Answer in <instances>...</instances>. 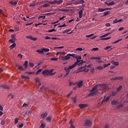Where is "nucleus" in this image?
Masks as SVG:
<instances>
[{"instance_id":"obj_34","label":"nucleus","mask_w":128,"mask_h":128,"mask_svg":"<svg viewBox=\"0 0 128 128\" xmlns=\"http://www.w3.org/2000/svg\"><path fill=\"white\" fill-rule=\"evenodd\" d=\"M36 52H38V54H42L44 52L42 51V48H41L40 50H36Z\"/></svg>"},{"instance_id":"obj_20","label":"nucleus","mask_w":128,"mask_h":128,"mask_svg":"<svg viewBox=\"0 0 128 128\" xmlns=\"http://www.w3.org/2000/svg\"><path fill=\"white\" fill-rule=\"evenodd\" d=\"M57 12H68V9H57Z\"/></svg>"},{"instance_id":"obj_39","label":"nucleus","mask_w":128,"mask_h":128,"mask_svg":"<svg viewBox=\"0 0 128 128\" xmlns=\"http://www.w3.org/2000/svg\"><path fill=\"white\" fill-rule=\"evenodd\" d=\"M105 10L104 8H99L98 9V12H104Z\"/></svg>"},{"instance_id":"obj_36","label":"nucleus","mask_w":128,"mask_h":128,"mask_svg":"<svg viewBox=\"0 0 128 128\" xmlns=\"http://www.w3.org/2000/svg\"><path fill=\"white\" fill-rule=\"evenodd\" d=\"M21 77L22 78H23V80H30V77L28 76H21Z\"/></svg>"},{"instance_id":"obj_35","label":"nucleus","mask_w":128,"mask_h":128,"mask_svg":"<svg viewBox=\"0 0 128 128\" xmlns=\"http://www.w3.org/2000/svg\"><path fill=\"white\" fill-rule=\"evenodd\" d=\"M6 120H3L1 121V124L2 126H4V124H6Z\"/></svg>"},{"instance_id":"obj_29","label":"nucleus","mask_w":128,"mask_h":128,"mask_svg":"<svg viewBox=\"0 0 128 128\" xmlns=\"http://www.w3.org/2000/svg\"><path fill=\"white\" fill-rule=\"evenodd\" d=\"M42 50L43 52H50V49L46 48H42Z\"/></svg>"},{"instance_id":"obj_41","label":"nucleus","mask_w":128,"mask_h":128,"mask_svg":"<svg viewBox=\"0 0 128 128\" xmlns=\"http://www.w3.org/2000/svg\"><path fill=\"white\" fill-rule=\"evenodd\" d=\"M29 66L30 68H34V64L33 62H29Z\"/></svg>"},{"instance_id":"obj_52","label":"nucleus","mask_w":128,"mask_h":128,"mask_svg":"<svg viewBox=\"0 0 128 128\" xmlns=\"http://www.w3.org/2000/svg\"><path fill=\"white\" fill-rule=\"evenodd\" d=\"M50 6V4H46L42 6V8H48Z\"/></svg>"},{"instance_id":"obj_40","label":"nucleus","mask_w":128,"mask_h":128,"mask_svg":"<svg viewBox=\"0 0 128 128\" xmlns=\"http://www.w3.org/2000/svg\"><path fill=\"white\" fill-rule=\"evenodd\" d=\"M109 66H110V63H108V64H105L104 65L103 68H108Z\"/></svg>"},{"instance_id":"obj_15","label":"nucleus","mask_w":128,"mask_h":128,"mask_svg":"<svg viewBox=\"0 0 128 128\" xmlns=\"http://www.w3.org/2000/svg\"><path fill=\"white\" fill-rule=\"evenodd\" d=\"M0 88H4V90H10V86L6 85H2Z\"/></svg>"},{"instance_id":"obj_51","label":"nucleus","mask_w":128,"mask_h":128,"mask_svg":"<svg viewBox=\"0 0 128 128\" xmlns=\"http://www.w3.org/2000/svg\"><path fill=\"white\" fill-rule=\"evenodd\" d=\"M14 40L12 39H10L9 40V42H10V44H14Z\"/></svg>"},{"instance_id":"obj_12","label":"nucleus","mask_w":128,"mask_h":128,"mask_svg":"<svg viewBox=\"0 0 128 128\" xmlns=\"http://www.w3.org/2000/svg\"><path fill=\"white\" fill-rule=\"evenodd\" d=\"M16 66H18V69L19 70H20V71H22V70H24V69L23 68L22 66L16 64Z\"/></svg>"},{"instance_id":"obj_63","label":"nucleus","mask_w":128,"mask_h":128,"mask_svg":"<svg viewBox=\"0 0 128 128\" xmlns=\"http://www.w3.org/2000/svg\"><path fill=\"white\" fill-rule=\"evenodd\" d=\"M40 127V128H44V123H42Z\"/></svg>"},{"instance_id":"obj_48","label":"nucleus","mask_w":128,"mask_h":128,"mask_svg":"<svg viewBox=\"0 0 128 128\" xmlns=\"http://www.w3.org/2000/svg\"><path fill=\"white\" fill-rule=\"evenodd\" d=\"M122 106H124V105H122V104H120L119 106H116V108H122Z\"/></svg>"},{"instance_id":"obj_64","label":"nucleus","mask_w":128,"mask_h":128,"mask_svg":"<svg viewBox=\"0 0 128 128\" xmlns=\"http://www.w3.org/2000/svg\"><path fill=\"white\" fill-rule=\"evenodd\" d=\"M92 50H98V48H94Z\"/></svg>"},{"instance_id":"obj_7","label":"nucleus","mask_w":128,"mask_h":128,"mask_svg":"<svg viewBox=\"0 0 128 128\" xmlns=\"http://www.w3.org/2000/svg\"><path fill=\"white\" fill-rule=\"evenodd\" d=\"M84 82V81L82 80H80L78 83L77 84V88H82V84Z\"/></svg>"},{"instance_id":"obj_56","label":"nucleus","mask_w":128,"mask_h":128,"mask_svg":"<svg viewBox=\"0 0 128 128\" xmlns=\"http://www.w3.org/2000/svg\"><path fill=\"white\" fill-rule=\"evenodd\" d=\"M15 122H14V124H18V118H16L14 119Z\"/></svg>"},{"instance_id":"obj_38","label":"nucleus","mask_w":128,"mask_h":128,"mask_svg":"<svg viewBox=\"0 0 128 128\" xmlns=\"http://www.w3.org/2000/svg\"><path fill=\"white\" fill-rule=\"evenodd\" d=\"M112 37H107V38H102V39H100L101 40H110V38H111Z\"/></svg>"},{"instance_id":"obj_54","label":"nucleus","mask_w":128,"mask_h":128,"mask_svg":"<svg viewBox=\"0 0 128 128\" xmlns=\"http://www.w3.org/2000/svg\"><path fill=\"white\" fill-rule=\"evenodd\" d=\"M78 72H82L80 70H84V67H81L80 68H79L78 70Z\"/></svg>"},{"instance_id":"obj_10","label":"nucleus","mask_w":128,"mask_h":128,"mask_svg":"<svg viewBox=\"0 0 128 128\" xmlns=\"http://www.w3.org/2000/svg\"><path fill=\"white\" fill-rule=\"evenodd\" d=\"M105 4L108 6H114L115 4L114 2H112L109 3H108L107 2H104Z\"/></svg>"},{"instance_id":"obj_32","label":"nucleus","mask_w":128,"mask_h":128,"mask_svg":"<svg viewBox=\"0 0 128 128\" xmlns=\"http://www.w3.org/2000/svg\"><path fill=\"white\" fill-rule=\"evenodd\" d=\"M58 54H66V52H57L56 56H58Z\"/></svg>"},{"instance_id":"obj_23","label":"nucleus","mask_w":128,"mask_h":128,"mask_svg":"<svg viewBox=\"0 0 128 128\" xmlns=\"http://www.w3.org/2000/svg\"><path fill=\"white\" fill-rule=\"evenodd\" d=\"M110 96L106 98L104 100H102V104H104V102H108V100H110Z\"/></svg>"},{"instance_id":"obj_27","label":"nucleus","mask_w":128,"mask_h":128,"mask_svg":"<svg viewBox=\"0 0 128 128\" xmlns=\"http://www.w3.org/2000/svg\"><path fill=\"white\" fill-rule=\"evenodd\" d=\"M122 86H120L116 89V92H120V90H122Z\"/></svg>"},{"instance_id":"obj_28","label":"nucleus","mask_w":128,"mask_h":128,"mask_svg":"<svg viewBox=\"0 0 128 128\" xmlns=\"http://www.w3.org/2000/svg\"><path fill=\"white\" fill-rule=\"evenodd\" d=\"M10 4H12V6H16V4H18V1H16L14 2L12 1L10 2Z\"/></svg>"},{"instance_id":"obj_30","label":"nucleus","mask_w":128,"mask_h":128,"mask_svg":"<svg viewBox=\"0 0 128 128\" xmlns=\"http://www.w3.org/2000/svg\"><path fill=\"white\" fill-rule=\"evenodd\" d=\"M40 90H48V88L44 87V86H42L40 88Z\"/></svg>"},{"instance_id":"obj_37","label":"nucleus","mask_w":128,"mask_h":128,"mask_svg":"<svg viewBox=\"0 0 128 128\" xmlns=\"http://www.w3.org/2000/svg\"><path fill=\"white\" fill-rule=\"evenodd\" d=\"M109 14H110V11L104 12V14L102 15V16H108Z\"/></svg>"},{"instance_id":"obj_5","label":"nucleus","mask_w":128,"mask_h":128,"mask_svg":"<svg viewBox=\"0 0 128 128\" xmlns=\"http://www.w3.org/2000/svg\"><path fill=\"white\" fill-rule=\"evenodd\" d=\"M42 74L44 76H50L48 70H44L42 72Z\"/></svg>"},{"instance_id":"obj_9","label":"nucleus","mask_w":128,"mask_h":128,"mask_svg":"<svg viewBox=\"0 0 128 128\" xmlns=\"http://www.w3.org/2000/svg\"><path fill=\"white\" fill-rule=\"evenodd\" d=\"M26 38H29V40H34V41L37 40H38V38H34L32 37V36H26Z\"/></svg>"},{"instance_id":"obj_53","label":"nucleus","mask_w":128,"mask_h":128,"mask_svg":"<svg viewBox=\"0 0 128 128\" xmlns=\"http://www.w3.org/2000/svg\"><path fill=\"white\" fill-rule=\"evenodd\" d=\"M56 32L54 29L50 30H48V32Z\"/></svg>"},{"instance_id":"obj_55","label":"nucleus","mask_w":128,"mask_h":128,"mask_svg":"<svg viewBox=\"0 0 128 128\" xmlns=\"http://www.w3.org/2000/svg\"><path fill=\"white\" fill-rule=\"evenodd\" d=\"M98 70H103L104 67L102 66H99L97 68Z\"/></svg>"},{"instance_id":"obj_31","label":"nucleus","mask_w":128,"mask_h":128,"mask_svg":"<svg viewBox=\"0 0 128 128\" xmlns=\"http://www.w3.org/2000/svg\"><path fill=\"white\" fill-rule=\"evenodd\" d=\"M102 58H100V56L98 57H96V60H97L96 62H100V60Z\"/></svg>"},{"instance_id":"obj_14","label":"nucleus","mask_w":128,"mask_h":128,"mask_svg":"<svg viewBox=\"0 0 128 128\" xmlns=\"http://www.w3.org/2000/svg\"><path fill=\"white\" fill-rule=\"evenodd\" d=\"M111 63L112 64H114V66H118V64H120V63L118 62H114V60L111 61Z\"/></svg>"},{"instance_id":"obj_61","label":"nucleus","mask_w":128,"mask_h":128,"mask_svg":"<svg viewBox=\"0 0 128 128\" xmlns=\"http://www.w3.org/2000/svg\"><path fill=\"white\" fill-rule=\"evenodd\" d=\"M64 26H66V24H64L63 25H60L58 26V28H64Z\"/></svg>"},{"instance_id":"obj_42","label":"nucleus","mask_w":128,"mask_h":128,"mask_svg":"<svg viewBox=\"0 0 128 128\" xmlns=\"http://www.w3.org/2000/svg\"><path fill=\"white\" fill-rule=\"evenodd\" d=\"M76 50H78L79 52H82V50H84V49H82V48H77Z\"/></svg>"},{"instance_id":"obj_21","label":"nucleus","mask_w":128,"mask_h":128,"mask_svg":"<svg viewBox=\"0 0 128 128\" xmlns=\"http://www.w3.org/2000/svg\"><path fill=\"white\" fill-rule=\"evenodd\" d=\"M116 94H118L117 92L114 91L110 94V96H116Z\"/></svg>"},{"instance_id":"obj_60","label":"nucleus","mask_w":128,"mask_h":128,"mask_svg":"<svg viewBox=\"0 0 128 128\" xmlns=\"http://www.w3.org/2000/svg\"><path fill=\"white\" fill-rule=\"evenodd\" d=\"M117 79V77L114 78H112L110 79V80H112L113 82H114V80H116Z\"/></svg>"},{"instance_id":"obj_46","label":"nucleus","mask_w":128,"mask_h":128,"mask_svg":"<svg viewBox=\"0 0 128 128\" xmlns=\"http://www.w3.org/2000/svg\"><path fill=\"white\" fill-rule=\"evenodd\" d=\"M117 80H124V77L122 76L117 77Z\"/></svg>"},{"instance_id":"obj_2","label":"nucleus","mask_w":128,"mask_h":128,"mask_svg":"<svg viewBox=\"0 0 128 128\" xmlns=\"http://www.w3.org/2000/svg\"><path fill=\"white\" fill-rule=\"evenodd\" d=\"M82 64H84V61L82 60H76V62L72 66H69L68 68L65 67L64 68V70L66 72L65 76H68V74H70V70H72V68H75V66H80Z\"/></svg>"},{"instance_id":"obj_17","label":"nucleus","mask_w":128,"mask_h":128,"mask_svg":"<svg viewBox=\"0 0 128 128\" xmlns=\"http://www.w3.org/2000/svg\"><path fill=\"white\" fill-rule=\"evenodd\" d=\"M84 12V10H80L78 12V16H79L80 18H82V12Z\"/></svg>"},{"instance_id":"obj_45","label":"nucleus","mask_w":128,"mask_h":128,"mask_svg":"<svg viewBox=\"0 0 128 128\" xmlns=\"http://www.w3.org/2000/svg\"><path fill=\"white\" fill-rule=\"evenodd\" d=\"M42 69L38 70V72H36V74H40V73L42 72Z\"/></svg>"},{"instance_id":"obj_59","label":"nucleus","mask_w":128,"mask_h":128,"mask_svg":"<svg viewBox=\"0 0 128 128\" xmlns=\"http://www.w3.org/2000/svg\"><path fill=\"white\" fill-rule=\"evenodd\" d=\"M46 120L48 122H50L52 120V118H50V117H48L46 118Z\"/></svg>"},{"instance_id":"obj_58","label":"nucleus","mask_w":128,"mask_h":128,"mask_svg":"<svg viewBox=\"0 0 128 128\" xmlns=\"http://www.w3.org/2000/svg\"><path fill=\"white\" fill-rule=\"evenodd\" d=\"M88 69L87 70H85L84 69V70H80V72H88Z\"/></svg>"},{"instance_id":"obj_8","label":"nucleus","mask_w":128,"mask_h":128,"mask_svg":"<svg viewBox=\"0 0 128 128\" xmlns=\"http://www.w3.org/2000/svg\"><path fill=\"white\" fill-rule=\"evenodd\" d=\"M78 106H79L80 108V109L85 108H87V106H88V105L86 104H80L78 105Z\"/></svg>"},{"instance_id":"obj_43","label":"nucleus","mask_w":128,"mask_h":128,"mask_svg":"<svg viewBox=\"0 0 128 128\" xmlns=\"http://www.w3.org/2000/svg\"><path fill=\"white\" fill-rule=\"evenodd\" d=\"M79 2V4H84V0H80Z\"/></svg>"},{"instance_id":"obj_22","label":"nucleus","mask_w":128,"mask_h":128,"mask_svg":"<svg viewBox=\"0 0 128 128\" xmlns=\"http://www.w3.org/2000/svg\"><path fill=\"white\" fill-rule=\"evenodd\" d=\"M16 43L12 44L10 46V50H12L13 48H16Z\"/></svg>"},{"instance_id":"obj_16","label":"nucleus","mask_w":128,"mask_h":128,"mask_svg":"<svg viewBox=\"0 0 128 128\" xmlns=\"http://www.w3.org/2000/svg\"><path fill=\"white\" fill-rule=\"evenodd\" d=\"M47 116L48 113H44L40 115V118H46Z\"/></svg>"},{"instance_id":"obj_44","label":"nucleus","mask_w":128,"mask_h":128,"mask_svg":"<svg viewBox=\"0 0 128 128\" xmlns=\"http://www.w3.org/2000/svg\"><path fill=\"white\" fill-rule=\"evenodd\" d=\"M70 128H75L74 126V125H72V121H70Z\"/></svg>"},{"instance_id":"obj_26","label":"nucleus","mask_w":128,"mask_h":128,"mask_svg":"<svg viewBox=\"0 0 128 128\" xmlns=\"http://www.w3.org/2000/svg\"><path fill=\"white\" fill-rule=\"evenodd\" d=\"M28 60H26L23 64L24 66V68H28Z\"/></svg>"},{"instance_id":"obj_18","label":"nucleus","mask_w":128,"mask_h":128,"mask_svg":"<svg viewBox=\"0 0 128 128\" xmlns=\"http://www.w3.org/2000/svg\"><path fill=\"white\" fill-rule=\"evenodd\" d=\"M35 82H38V86H40V78H35Z\"/></svg>"},{"instance_id":"obj_47","label":"nucleus","mask_w":128,"mask_h":128,"mask_svg":"<svg viewBox=\"0 0 128 128\" xmlns=\"http://www.w3.org/2000/svg\"><path fill=\"white\" fill-rule=\"evenodd\" d=\"M72 100H73V102H74V104L76 102V98H72Z\"/></svg>"},{"instance_id":"obj_24","label":"nucleus","mask_w":128,"mask_h":128,"mask_svg":"<svg viewBox=\"0 0 128 128\" xmlns=\"http://www.w3.org/2000/svg\"><path fill=\"white\" fill-rule=\"evenodd\" d=\"M64 2V0H56V4H62Z\"/></svg>"},{"instance_id":"obj_50","label":"nucleus","mask_w":128,"mask_h":128,"mask_svg":"<svg viewBox=\"0 0 128 128\" xmlns=\"http://www.w3.org/2000/svg\"><path fill=\"white\" fill-rule=\"evenodd\" d=\"M58 58H50V60H54L55 62L58 61Z\"/></svg>"},{"instance_id":"obj_19","label":"nucleus","mask_w":128,"mask_h":128,"mask_svg":"<svg viewBox=\"0 0 128 128\" xmlns=\"http://www.w3.org/2000/svg\"><path fill=\"white\" fill-rule=\"evenodd\" d=\"M112 32H108L104 35H102L100 36V38H104L106 36H110V34H112Z\"/></svg>"},{"instance_id":"obj_33","label":"nucleus","mask_w":128,"mask_h":128,"mask_svg":"<svg viewBox=\"0 0 128 128\" xmlns=\"http://www.w3.org/2000/svg\"><path fill=\"white\" fill-rule=\"evenodd\" d=\"M48 4H56V0L48 2Z\"/></svg>"},{"instance_id":"obj_11","label":"nucleus","mask_w":128,"mask_h":128,"mask_svg":"<svg viewBox=\"0 0 128 128\" xmlns=\"http://www.w3.org/2000/svg\"><path fill=\"white\" fill-rule=\"evenodd\" d=\"M118 104V100H114L111 102V104L112 106H116V105Z\"/></svg>"},{"instance_id":"obj_6","label":"nucleus","mask_w":128,"mask_h":128,"mask_svg":"<svg viewBox=\"0 0 128 128\" xmlns=\"http://www.w3.org/2000/svg\"><path fill=\"white\" fill-rule=\"evenodd\" d=\"M92 124V121L90 120H86L84 122L85 126H90Z\"/></svg>"},{"instance_id":"obj_49","label":"nucleus","mask_w":128,"mask_h":128,"mask_svg":"<svg viewBox=\"0 0 128 128\" xmlns=\"http://www.w3.org/2000/svg\"><path fill=\"white\" fill-rule=\"evenodd\" d=\"M122 40V38H120V40H117L116 41H115L113 42V44H117V42H120Z\"/></svg>"},{"instance_id":"obj_4","label":"nucleus","mask_w":128,"mask_h":128,"mask_svg":"<svg viewBox=\"0 0 128 128\" xmlns=\"http://www.w3.org/2000/svg\"><path fill=\"white\" fill-rule=\"evenodd\" d=\"M71 56H72L74 58H76L77 60H82V56H78L77 54H70Z\"/></svg>"},{"instance_id":"obj_1","label":"nucleus","mask_w":128,"mask_h":128,"mask_svg":"<svg viewBox=\"0 0 128 128\" xmlns=\"http://www.w3.org/2000/svg\"><path fill=\"white\" fill-rule=\"evenodd\" d=\"M98 88L101 90H106L108 88V85L106 84L99 86L96 85L92 88V90H90V93L88 94V96H96L98 92V90H96Z\"/></svg>"},{"instance_id":"obj_3","label":"nucleus","mask_w":128,"mask_h":128,"mask_svg":"<svg viewBox=\"0 0 128 128\" xmlns=\"http://www.w3.org/2000/svg\"><path fill=\"white\" fill-rule=\"evenodd\" d=\"M70 54H68L64 56L61 57L62 60H68L70 58Z\"/></svg>"},{"instance_id":"obj_57","label":"nucleus","mask_w":128,"mask_h":128,"mask_svg":"<svg viewBox=\"0 0 128 128\" xmlns=\"http://www.w3.org/2000/svg\"><path fill=\"white\" fill-rule=\"evenodd\" d=\"M11 38L12 40H16V36H14V34L11 35Z\"/></svg>"},{"instance_id":"obj_13","label":"nucleus","mask_w":128,"mask_h":128,"mask_svg":"<svg viewBox=\"0 0 128 128\" xmlns=\"http://www.w3.org/2000/svg\"><path fill=\"white\" fill-rule=\"evenodd\" d=\"M122 22V19L118 20V18H116L114 20H113V24H118V22Z\"/></svg>"},{"instance_id":"obj_25","label":"nucleus","mask_w":128,"mask_h":128,"mask_svg":"<svg viewBox=\"0 0 128 128\" xmlns=\"http://www.w3.org/2000/svg\"><path fill=\"white\" fill-rule=\"evenodd\" d=\"M49 72V75L50 76H54L56 73H52V72H54V69H52L51 70H48Z\"/></svg>"},{"instance_id":"obj_62","label":"nucleus","mask_w":128,"mask_h":128,"mask_svg":"<svg viewBox=\"0 0 128 128\" xmlns=\"http://www.w3.org/2000/svg\"><path fill=\"white\" fill-rule=\"evenodd\" d=\"M110 48H112V46H106V47L104 48V50H110Z\"/></svg>"}]
</instances>
